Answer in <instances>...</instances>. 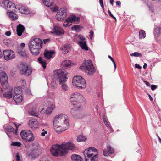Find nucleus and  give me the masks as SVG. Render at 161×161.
Listing matches in <instances>:
<instances>
[{
    "label": "nucleus",
    "instance_id": "obj_37",
    "mask_svg": "<svg viewBox=\"0 0 161 161\" xmlns=\"http://www.w3.org/2000/svg\"><path fill=\"white\" fill-rule=\"evenodd\" d=\"M77 140L78 142H85L86 140V138L85 136H84L82 135H80L78 136Z\"/></svg>",
    "mask_w": 161,
    "mask_h": 161
},
{
    "label": "nucleus",
    "instance_id": "obj_18",
    "mask_svg": "<svg viewBox=\"0 0 161 161\" xmlns=\"http://www.w3.org/2000/svg\"><path fill=\"white\" fill-rule=\"evenodd\" d=\"M20 71L22 74L26 75H29L32 73L31 68L29 67L27 65L24 64L22 65Z\"/></svg>",
    "mask_w": 161,
    "mask_h": 161
},
{
    "label": "nucleus",
    "instance_id": "obj_26",
    "mask_svg": "<svg viewBox=\"0 0 161 161\" xmlns=\"http://www.w3.org/2000/svg\"><path fill=\"white\" fill-rule=\"evenodd\" d=\"M29 114L32 115L37 117L38 116V113L37 110V108L35 106L32 109H30L29 110Z\"/></svg>",
    "mask_w": 161,
    "mask_h": 161
},
{
    "label": "nucleus",
    "instance_id": "obj_20",
    "mask_svg": "<svg viewBox=\"0 0 161 161\" xmlns=\"http://www.w3.org/2000/svg\"><path fill=\"white\" fill-rule=\"evenodd\" d=\"M46 108L44 107L42 108V110H45L46 113L47 114H50L52 112L53 110L55 108V105L54 103H51L50 102H48L46 106H47Z\"/></svg>",
    "mask_w": 161,
    "mask_h": 161
},
{
    "label": "nucleus",
    "instance_id": "obj_16",
    "mask_svg": "<svg viewBox=\"0 0 161 161\" xmlns=\"http://www.w3.org/2000/svg\"><path fill=\"white\" fill-rule=\"evenodd\" d=\"M41 152V149L39 145L37 143H34L32 145V153L29 154V155L32 156L33 154H35L36 156H38Z\"/></svg>",
    "mask_w": 161,
    "mask_h": 161
},
{
    "label": "nucleus",
    "instance_id": "obj_8",
    "mask_svg": "<svg viewBox=\"0 0 161 161\" xmlns=\"http://www.w3.org/2000/svg\"><path fill=\"white\" fill-rule=\"evenodd\" d=\"M63 124L64 125H69V120L68 116L63 114L56 115L53 119V123Z\"/></svg>",
    "mask_w": 161,
    "mask_h": 161
},
{
    "label": "nucleus",
    "instance_id": "obj_25",
    "mask_svg": "<svg viewBox=\"0 0 161 161\" xmlns=\"http://www.w3.org/2000/svg\"><path fill=\"white\" fill-rule=\"evenodd\" d=\"M13 99L16 103H20L22 101L23 97L22 95H14Z\"/></svg>",
    "mask_w": 161,
    "mask_h": 161
},
{
    "label": "nucleus",
    "instance_id": "obj_3",
    "mask_svg": "<svg viewBox=\"0 0 161 161\" xmlns=\"http://www.w3.org/2000/svg\"><path fill=\"white\" fill-rule=\"evenodd\" d=\"M85 98L80 94L75 92L71 94L70 101L75 107L78 110L81 109L85 104Z\"/></svg>",
    "mask_w": 161,
    "mask_h": 161
},
{
    "label": "nucleus",
    "instance_id": "obj_32",
    "mask_svg": "<svg viewBox=\"0 0 161 161\" xmlns=\"http://www.w3.org/2000/svg\"><path fill=\"white\" fill-rule=\"evenodd\" d=\"M44 4L47 7H49L53 4V0H42Z\"/></svg>",
    "mask_w": 161,
    "mask_h": 161
},
{
    "label": "nucleus",
    "instance_id": "obj_33",
    "mask_svg": "<svg viewBox=\"0 0 161 161\" xmlns=\"http://www.w3.org/2000/svg\"><path fill=\"white\" fill-rule=\"evenodd\" d=\"M22 91L21 89L19 87L15 88L14 95H22Z\"/></svg>",
    "mask_w": 161,
    "mask_h": 161
},
{
    "label": "nucleus",
    "instance_id": "obj_35",
    "mask_svg": "<svg viewBox=\"0 0 161 161\" xmlns=\"http://www.w3.org/2000/svg\"><path fill=\"white\" fill-rule=\"evenodd\" d=\"M82 28V27L80 25H76L72 27V30H75L77 32H79L81 30Z\"/></svg>",
    "mask_w": 161,
    "mask_h": 161
},
{
    "label": "nucleus",
    "instance_id": "obj_6",
    "mask_svg": "<svg viewBox=\"0 0 161 161\" xmlns=\"http://www.w3.org/2000/svg\"><path fill=\"white\" fill-rule=\"evenodd\" d=\"M80 68L82 70L85 71L89 75H93L96 71V69L91 60L85 61Z\"/></svg>",
    "mask_w": 161,
    "mask_h": 161
},
{
    "label": "nucleus",
    "instance_id": "obj_4",
    "mask_svg": "<svg viewBox=\"0 0 161 161\" xmlns=\"http://www.w3.org/2000/svg\"><path fill=\"white\" fill-rule=\"evenodd\" d=\"M2 5L5 8L8 9L7 14L9 18L13 20H15L18 19V16L14 12L10 10H14L16 9V7L14 4L12 2L8 0H5L2 2Z\"/></svg>",
    "mask_w": 161,
    "mask_h": 161
},
{
    "label": "nucleus",
    "instance_id": "obj_60",
    "mask_svg": "<svg viewBox=\"0 0 161 161\" xmlns=\"http://www.w3.org/2000/svg\"><path fill=\"white\" fill-rule=\"evenodd\" d=\"M147 66V64L146 63H145L143 66V68L144 69H146Z\"/></svg>",
    "mask_w": 161,
    "mask_h": 161
},
{
    "label": "nucleus",
    "instance_id": "obj_55",
    "mask_svg": "<svg viewBox=\"0 0 161 161\" xmlns=\"http://www.w3.org/2000/svg\"><path fill=\"white\" fill-rule=\"evenodd\" d=\"M135 66L136 68L139 69H141L142 68L138 64H135Z\"/></svg>",
    "mask_w": 161,
    "mask_h": 161
},
{
    "label": "nucleus",
    "instance_id": "obj_11",
    "mask_svg": "<svg viewBox=\"0 0 161 161\" xmlns=\"http://www.w3.org/2000/svg\"><path fill=\"white\" fill-rule=\"evenodd\" d=\"M62 146L63 149L62 154L66 155L68 152V150H73L75 147V145L71 142L67 143H64L62 144Z\"/></svg>",
    "mask_w": 161,
    "mask_h": 161
},
{
    "label": "nucleus",
    "instance_id": "obj_57",
    "mask_svg": "<svg viewBox=\"0 0 161 161\" xmlns=\"http://www.w3.org/2000/svg\"><path fill=\"white\" fill-rule=\"evenodd\" d=\"M108 57L113 62L114 61L113 58L110 55H108Z\"/></svg>",
    "mask_w": 161,
    "mask_h": 161
},
{
    "label": "nucleus",
    "instance_id": "obj_34",
    "mask_svg": "<svg viewBox=\"0 0 161 161\" xmlns=\"http://www.w3.org/2000/svg\"><path fill=\"white\" fill-rule=\"evenodd\" d=\"M146 37L145 31L143 30H141L139 31V38L140 39L144 38Z\"/></svg>",
    "mask_w": 161,
    "mask_h": 161
},
{
    "label": "nucleus",
    "instance_id": "obj_61",
    "mask_svg": "<svg viewBox=\"0 0 161 161\" xmlns=\"http://www.w3.org/2000/svg\"><path fill=\"white\" fill-rule=\"evenodd\" d=\"M144 82L145 83V84L149 86H150V84H149V82H147V81H144Z\"/></svg>",
    "mask_w": 161,
    "mask_h": 161
},
{
    "label": "nucleus",
    "instance_id": "obj_28",
    "mask_svg": "<svg viewBox=\"0 0 161 161\" xmlns=\"http://www.w3.org/2000/svg\"><path fill=\"white\" fill-rule=\"evenodd\" d=\"M24 27L22 25L19 24L18 25L17 28V35L19 36H21L24 31Z\"/></svg>",
    "mask_w": 161,
    "mask_h": 161
},
{
    "label": "nucleus",
    "instance_id": "obj_1",
    "mask_svg": "<svg viewBox=\"0 0 161 161\" xmlns=\"http://www.w3.org/2000/svg\"><path fill=\"white\" fill-rule=\"evenodd\" d=\"M42 42L39 38L32 39L29 44V47L31 52L34 55H38L40 53L42 47Z\"/></svg>",
    "mask_w": 161,
    "mask_h": 161
},
{
    "label": "nucleus",
    "instance_id": "obj_59",
    "mask_svg": "<svg viewBox=\"0 0 161 161\" xmlns=\"http://www.w3.org/2000/svg\"><path fill=\"white\" fill-rule=\"evenodd\" d=\"M14 124L16 126V130H17V128L20 125V124L17 125L16 124Z\"/></svg>",
    "mask_w": 161,
    "mask_h": 161
},
{
    "label": "nucleus",
    "instance_id": "obj_63",
    "mask_svg": "<svg viewBox=\"0 0 161 161\" xmlns=\"http://www.w3.org/2000/svg\"><path fill=\"white\" fill-rule=\"evenodd\" d=\"M149 97L150 99V100L151 101H152L153 100V99L152 97H151V95H149Z\"/></svg>",
    "mask_w": 161,
    "mask_h": 161
},
{
    "label": "nucleus",
    "instance_id": "obj_46",
    "mask_svg": "<svg viewBox=\"0 0 161 161\" xmlns=\"http://www.w3.org/2000/svg\"><path fill=\"white\" fill-rule=\"evenodd\" d=\"M15 159L16 161H20V156L19 153L16 154L15 157Z\"/></svg>",
    "mask_w": 161,
    "mask_h": 161
},
{
    "label": "nucleus",
    "instance_id": "obj_54",
    "mask_svg": "<svg viewBox=\"0 0 161 161\" xmlns=\"http://www.w3.org/2000/svg\"><path fill=\"white\" fill-rule=\"evenodd\" d=\"M11 34V32L9 31H7L5 32V35L8 36H10Z\"/></svg>",
    "mask_w": 161,
    "mask_h": 161
},
{
    "label": "nucleus",
    "instance_id": "obj_14",
    "mask_svg": "<svg viewBox=\"0 0 161 161\" xmlns=\"http://www.w3.org/2000/svg\"><path fill=\"white\" fill-rule=\"evenodd\" d=\"M67 16V12L66 9L61 8L57 12L56 15V18L58 20H61L64 19Z\"/></svg>",
    "mask_w": 161,
    "mask_h": 161
},
{
    "label": "nucleus",
    "instance_id": "obj_13",
    "mask_svg": "<svg viewBox=\"0 0 161 161\" xmlns=\"http://www.w3.org/2000/svg\"><path fill=\"white\" fill-rule=\"evenodd\" d=\"M53 128L54 130L58 133H60L63 131L66 130L69 128V125H64L63 124H58L53 123Z\"/></svg>",
    "mask_w": 161,
    "mask_h": 161
},
{
    "label": "nucleus",
    "instance_id": "obj_44",
    "mask_svg": "<svg viewBox=\"0 0 161 161\" xmlns=\"http://www.w3.org/2000/svg\"><path fill=\"white\" fill-rule=\"evenodd\" d=\"M18 53L22 57H24L26 56V53L25 51L19 50L18 52Z\"/></svg>",
    "mask_w": 161,
    "mask_h": 161
},
{
    "label": "nucleus",
    "instance_id": "obj_17",
    "mask_svg": "<svg viewBox=\"0 0 161 161\" xmlns=\"http://www.w3.org/2000/svg\"><path fill=\"white\" fill-rule=\"evenodd\" d=\"M29 126L31 129L35 130L37 129L39 126V122L35 119H31L28 122Z\"/></svg>",
    "mask_w": 161,
    "mask_h": 161
},
{
    "label": "nucleus",
    "instance_id": "obj_42",
    "mask_svg": "<svg viewBox=\"0 0 161 161\" xmlns=\"http://www.w3.org/2000/svg\"><path fill=\"white\" fill-rule=\"evenodd\" d=\"M51 86L52 89H55L57 87V85L56 82L53 80L51 83Z\"/></svg>",
    "mask_w": 161,
    "mask_h": 161
},
{
    "label": "nucleus",
    "instance_id": "obj_15",
    "mask_svg": "<svg viewBox=\"0 0 161 161\" xmlns=\"http://www.w3.org/2000/svg\"><path fill=\"white\" fill-rule=\"evenodd\" d=\"M3 53L4 59L6 60L14 59L15 57L14 53L11 50H5Z\"/></svg>",
    "mask_w": 161,
    "mask_h": 161
},
{
    "label": "nucleus",
    "instance_id": "obj_43",
    "mask_svg": "<svg viewBox=\"0 0 161 161\" xmlns=\"http://www.w3.org/2000/svg\"><path fill=\"white\" fill-rule=\"evenodd\" d=\"M130 55L132 56L135 57H141L142 56V54L141 53H139L138 52H136L130 54Z\"/></svg>",
    "mask_w": 161,
    "mask_h": 161
},
{
    "label": "nucleus",
    "instance_id": "obj_45",
    "mask_svg": "<svg viewBox=\"0 0 161 161\" xmlns=\"http://www.w3.org/2000/svg\"><path fill=\"white\" fill-rule=\"evenodd\" d=\"M21 144L20 142H13L11 144V145L20 147L21 146Z\"/></svg>",
    "mask_w": 161,
    "mask_h": 161
},
{
    "label": "nucleus",
    "instance_id": "obj_5",
    "mask_svg": "<svg viewBox=\"0 0 161 161\" xmlns=\"http://www.w3.org/2000/svg\"><path fill=\"white\" fill-rule=\"evenodd\" d=\"M86 161H97L98 152L94 147H89L86 149L83 152Z\"/></svg>",
    "mask_w": 161,
    "mask_h": 161
},
{
    "label": "nucleus",
    "instance_id": "obj_58",
    "mask_svg": "<svg viewBox=\"0 0 161 161\" xmlns=\"http://www.w3.org/2000/svg\"><path fill=\"white\" fill-rule=\"evenodd\" d=\"M116 4L118 6H120L121 4V3L119 1H117L116 2Z\"/></svg>",
    "mask_w": 161,
    "mask_h": 161
},
{
    "label": "nucleus",
    "instance_id": "obj_22",
    "mask_svg": "<svg viewBox=\"0 0 161 161\" xmlns=\"http://www.w3.org/2000/svg\"><path fill=\"white\" fill-rule=\"evenodd\" d=\"M68 18V19H69L70 21L71 22V24L72 23H77L80 20L79 17L73 15H70Z\"/></svg>",
    "mask_w": 161,
    "mask_h": 161
},
{
    "label": "nucleus",
    "instance_id": "obj_30",
    "mask_svg": "<svg viewBox=\"0 0 161 161\" xmlns=\"http://www.w3.org/2000/svg\"><path fill=\"white\" fill-rule=\"evenodd\" d=\"M72 64L69 60H65L62 62V66L65 67H69L71 66Z\"/></svg>",
    "mask_w": 161,
    "mask_h": 161
},
{
    "label": "nucleus",
    "instance_id": "obj_52",
    "mask_svg": "<svg viewBox=\"0 0 161 161\" xmlns=\"http://www.w3.org/2000/svg\"><path fill=\"white\" fill-rule=\"evenodd\" d=\"M93 32L92 31H90L89 36L90 38L92 39V37L93 36Z\"/></svg>",
    "mask_w": 161,
    "mask_h": 161
},
{
    "label": "nucleus",
    "instance_id": "obj_9",
    "mask_svg": "<svg viewBox=\"0 0 161 161\" xmlns=\"http://www.w3.org/2000/svg\"><path fill=\"white\" fill-rule=\"evenodd\" d=\"M20 136L22 139L26 142H32L35 139L32 132L29 130H22L20 132Z\"/></svg>",
    "mask_w": 161,
    "mask_h": 161
},
{
    "label": "nucleus",
    "instance_id": "obj_29",
    "mask_svg": "<svg viewBox=\"0 0 161 161\" xmlns=\"http://www.w3.org/2000/svg\"><path fill=\"white\" fill-rule=\"evenodd\" d=\"M70 48V46L69 44L64 45L61 47V50L64 53H68Z\"/></svg>",
    "mask_w": 161,
    "mask_h": 161
},
{
    "label": "nucleus",
    "instance_id": "obj_53",
    "mask_svg": "<svg viewBox=\"0 0 161 161\" xmlns=\"http://www.w3.org/2000/svg\"><path fill=\"white\" fill-rule=\"evenodd\" d=\"M100 5L101 7L103 8H104V5L103 3V0H99Z\"/></svg>",
    "mask_w": 161,
    "mask_h": 161
},
{
    "label": "nucleus",
    "instance_id": "obj_38",
    "mask_svg": "<svg viewBox=\"0 0 161 161\" xmlns=\"http://www.w3.org/2000/svg\"><path fill=\"white\" fill-rule=\"evenodd\" d=\"M38 60L39 62L42 65L43 68L45 69L46 68V62L45 60L42 59L41 58L39 57L38 58Z\"/></svg>",
    "mask_w": 161,
    "mask_h": 161
},
{
    "label": "nucleus",
    "instance_id": "obj_50",
    "mask_svg": "<svg viewBox=\"0 0 161 161\" xmlns=\"http://www.w3.org/2000/svg\"><path fill=\"white\" fill-rule=\"evenodd\" d=\"M108 13L110 17L114 19H115V20H116V19L115 17L112 15V14H111V11L109 10H108Z\"/></svg>",
    "mask_w": 161,
    "mask_h": 161
},
{
    "label": "nucleus",
    "instance_id": "obj_47",
    "mask_svg": "<svg viewBox=\"0 0 161 161\" xmlns=\"http://www.w3.org/2000/svg\"><path fill=\"white\" fill-rule=\"evenodd\" d=\"M58 7L57 6H55L54 7H52L51 8V10L53 12L57 11L58 9Z\"/></svg>",
    "mask_w": 161,
    "mask_h": 161
},
{
    "label": "nucleus",
    "instance_id": "obj_23",
    "mask_svg": "<svg viewBox=\"0 0 161 161\" xmlns=\"http://www.w3.org/2000/svg\"><path fill=\"white\" fill-rule=\"evenodd\" d=\"M55 53L54 51L46 50L44 53V55L47 59H49L53 57V55Z\"/></svg>",
    "mask_w": 161,
    "mask_h": 161
},
{
    "label": "nucleus",
    "instance_id": "obj_48",
    "mask_svg": "<svg viewBox=\"0 0 161 161\" xmlns=\"http://www.w3.org/2000/svg\"><path fill=\"white\" fill-rule=\"evenodd\" d=\"M103 154L104 156H108V152L106 149L103 150Z\"/></svg>",
    "mask_w": 161,
    "mask_h": 161
},
{
    "label": "nucleus",
    "instance_id": "obj_62",
    "mask_svg": "<svg viewBox=\"0 0 161 161\" xmlns=\"http://www.w3.org/2000/svg\"><path fill=\"white\" fill-rule=\"evenodd\" d=\"M25 46V44L24 43H22L21 44V48H23Z\"/></svg>",
    "mask_w": 161,
    "mask_h": 161
},
{
    "label": "nucleus",
    "instance_id": "obj_64",
    "mask_svg": "<svg viewBox=\"0 0 161 161\" xmlns=\"http://www.w3.org/2000/svg\"><path fill=\"white\" fill-rule=\"evenodd\" d=\"M113 2H114V0H110V3L112 5H113Z\"/></svg>",
    "mask_w": 161,
    "mask_h": 161
},
{
    "label": "nucleus",
    "instance_id": "obj_2",
    "mask_svg": "<svg viewBox=\"0 0 161 161\" xmlns=\"http://www.w3.org/2000/svg\"><path fill=\"white\" fill-rule=\"evenodd\" d=\"M67 74L60 69L56 70L54 72V77L57 78L59 84L61 85L62 90L64 91H68L69 89L68 85L65 83L67 80Z\"/></svg>",
    "mask_w": 161,
    "mask_h": 161
},
{
    "label": "nucleus",
    "instance_id": "obj_39",
    "mask_svg": "<svg viewBox=\"0 0 161 161\" xmlns=\"http://www.w3.org/2000/svg\"><path fill=\"white\" fill-rule=\"evenodd\" d=\"M71 25V22L70 21V20L69 19H68V18L64 22L63 26L65 27H66L70 26Z\"/></svg>",
    "mask_w": 161,
    "mask_h": 161
},
{
    "label": "nucleus",
    "instance_id": "obj_27",
    "mask_svg": "<svg viewBox=\"0 0 161 161\" xmlns=\"http://www.w3.org/2000/svg\"><path fill=\"white\" fill-rule=\"evenodd\" d=\"M12 89L9 88L8 91H7L5 92L3 94V96L4 97L8 99H10L12 97Z\"/></svg>",
    "mask_w": 161,
    "mask_h": 161
},
{
    "label": "nucleus",
    "instance_id": "obj_56",
    "mask_svg": "<svg viewBox=\"0 0 161 161\" xmlns=\"http://www.w3.org/2000/svg\"><path fill=\"white\" fill-rule=\"evenodd\" d=\"M50 40V39H47L43 40L44 42V44H46L47 43V42L49 41Z\"/></svg>",
    "mask_w": 161,
    "mask_h": 161
},
{
    "label": "nucleus",
    "instance_id": "obj_7",
    "mask_svg": "<svg viewBox=\"0 0 161 161\" xmlns=\"http://www.w3.org/2000/svg\"><path fill=\"white\" fill-rule=\"evenodd\" d=\"M72 84L75 87L80 89H84L86 86L85 80L79 76H75L73 78Z\"/></svg>",
    "mask_w": 161,
    "mask_h": 161
},
{
    "label": "nucleus",
    "instance_id": "obj_36",
    "mask_svg": "<svg viewBox=\"0 0 161 161\" xmlns=\"http://www.w3.org/2000/svg\"><path fill=\"white\" fill-rule=\"evenodd\" d=\"M19 11L22 14H26L28 12L27 8L24 6L21 7L19 9Z\"/></svg>",
    "mask_w": 161,
    "mask_h": 161
},
{
    "label": "nucleus",
    "instance_id": "obj_12",
    "mask_svg": "<svg viewBox=\"0 0 161 161\" xmlns=\"http://www.w3.org/2000/svg\"><path fill=\"white\" fill-rule=\"evenodd\" d=\"M0 80L3 88L6 89L8 87V76L5 72H2L0 74Z\"/></svg>",
    "mask_w": 161,
    "mask_h": 161
},
{
    "label": "nucleus",
    "instance_id": "obj_49",
    "mask_svg": "<svg viewBox=\"0 0 161 161\" xmlns=\"http://www.w3.org/2000/svg\"><path fill=\"white\" fill-rule=\"evenodd\" d=\"M42 132L41 133V136H44L45 135L47 134V132L46 131H45L44 129L42 130Z\"/></svg>",
    "mask_w": 161,
    "mask_h": 161
},
{
    "label": "nucleus",
    "instance_id": "obj_51",
    "mask_svg": "<svg viewBox=\"0 0 161 161\" xmlns=\"http://www.w3.org/2000/svg\"><path fill=\"white\" fill-rule=\"evenodd\" d=\"M151 89L152 90H154L157 88V86H156L155 85H152L151 86Z\"/></svg>",
    "mask_w": 161,
    "mask_h": 161
},
{
    "label": "nucleus",
    "instance_id": "obj_19",
    "mask_svg": "<svg viewBox=\"0 0 161 161\" xmlns=\"http://www.w3.org/2000/svg\"><path fill=\"white\" fill-rule=\"evenodd\" d=\"M51 32L55 35H60L64 34V31L60 26L57 25L54 27L53 30Z\"/></svg>",
    "mask_w": 161,
    "mask_h": 161
},
{
    "label": "nucleus",
    "instance_id": "obj_10",
    "mask_svg": "<svg viewBox=\"0 0 161 161\" xmlns=\"http://www.w3.org/2000/svg\"><path fill=\"white\" fill-rule=\"evenodd\" d=\"M51 153L52 155L54 156H57L58 155L64 156L62 154L63 149L62 144L58 145L56 144L52 146L50 149Z\"/></svg>",
    "mask_w": 161,
    "mask_h": 161
},
{
    "label": "nucleus",
    "instance_id": "obj_31",
    "mask_svg": "<svg viewBox=\"0 0 161 161\" xmlns=\"http://www.w3.org/2000/svg\"><path fill=\"white\" fill-rule=\"evenodd\" d=\"M71 159L73 161H82V158L81 157L76 154L72 155L71 156Z\"/></svg>",
    "mask_w": 161,
    "mask_h": 161
},
{
    "label": "nucleus",
    "instance_id": "obj_21",
    "mask_svg": "<svg viewBox=\"0 0 161 161\" xmlns=\"http://www.w3.org/2000/svg\"><path fill=\"white\" fill-rule=\"evenodd\" d=\"M78 37L80 40V41L79 42V44L81 48L86 50H88V48L87 46L85 41V39L84 37L81 35H79Z\"/></svg>",
    "mask_w": 161,
    "mask_h": 161
},
{
    "label": "nucleus",
    "instance_id": "obj_24",
    "mask_svg": "<svg viewBox=\"0 0 161 161\" xmlns=\"http://www.w3.org/2000/svg\"><path fill=\"white\" fill-rule=\"evenodd\" d=\"M6 130L8 132H9L11 133L10 134H11V135H10V134L8 133H7V134L11 139L12 137V136L14 135L16 133V130H15L14 131V129L11 126H8L6 128Z\"/></svg>",
    "mask_w": 161,
    "mask_h": 161
},
{
    "label": "nucleus",
    "instance_id": "obj_41",
    "mask_svg": "<svg viewBox=\"0 0 161 161\" xmlns=\"http://www.w3.org/2000/svg\"><path fill=\"white\" fill-rule=\"evenodd\" d=\"M107 148L108 152L110 154H112L114 153V149L112 148L110 146H108Z\"/></svg>",
    "mask_w": 161,
    "mask_h": 161
},
{
    "label": "nucleus",
    "instance_id": "obj_40",
    "mask_svg": "<svg viewBox=\"0 0 161 161\" xmlns=\"http://www.w3.org/2000/svg\"><path fill=\"white\" fill-rule=\"evenodd\" d=\"M103 120L104 123L105 124L106 126L107 127L110 128L111 126L109 122L106 119V118L104 116H103Z\"/></svg>",
    "mask_w": 161,
    "mask_h": 161
}]
</instances>
